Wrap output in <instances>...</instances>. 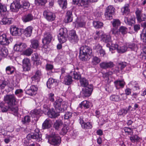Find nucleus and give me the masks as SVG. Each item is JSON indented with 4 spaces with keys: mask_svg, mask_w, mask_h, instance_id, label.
I'll return each mask as SVG.
<instances>
[{
    "mask_svg": "<svg viewBox=\"0 0 146 146\" xmlns=\"http://www.w3.org/2000/svg\"><path fill=\"white\" fill-rule=\"evenodd\" d=\"M72 12L70 11H68L66 13L65 21L66 23H68L71 22L72 20Z\"/></svg>",
    "mask_w": 146,
    "mask_h": 146,
    "instance_id": "nucleus-29",
    "label": "nucleus"
},
{
    "mask_svg": "<svg viewBox=\"0 0 146 146\" xmlns=\"http://www.w3.org/2000/svg\"><path fill=\"white\" fill-rule=\"evenodd\" d=\"M70 74L71 75L72 78H73L75 79H79L81 77L80 74L75 71L70 72Z\"/></svg>",
    "mask_w": 146,
    "mask_h": 146,
    "instance_id": "nucleus-44",
    "label": "nucleus"
},
{
    "mask_svg": "<svg viewBox=\"0 0 146 146\" xmlns=\"http://www.w3.org/2000/svg\"><path fill=\"white\" fill-rule=\"evenodd\" d=\"M127 48H129L131 50H135L137 49V45L134 43H130L127 45Z\"/></svg>",
    "mask_w": 146,
    "mask_h": 146,
    "instance_id": "nucleus-56",
    "label": "nucleus"
},
{
    "mask_svg": "<svg viewBox=\"0 0 146 146\" xmlns=\"http://www.w3.org/2000/svg\"><path fill=\"white\" fill-rule=\"evenodd\" d=\"M41 113V111L40 109L35 110L31 112V115L32 117H35L36 115H40Z\"/></svg>",
    "mask_w": 146,
    "mask_h": 146,
    "instance_id": "nucleus-46",
    "label": "nucleus"
},
{
    "mask_svg": "<svg viewBox=\"0 0 146 146\" xmlns=\"http://www.w3.org/2000/svg\"><path fill=\"white\" fill-rule=\"evenodd\" d=\"M43 108V111L47 113L49 117L50 118H54L59 115L58 114L55 113L53 109H50L46 105H44Z\"/></svg>",
    "mask_w": 146,
    "mask_h": 146,
    "instance_id": "nucleus-8",
    "label": "nucleus"
},
{
    "mask_svg": "<svg viewBox=\"0 0 146 146\" xmlns=\"http://www.w3.org/2000/svg\"><path fill=\"white\" fill-rule=\"evenodd\" d=\"M20 5L17 2H13L12 3L10 6V9L12 11H15L17 9L20 8Z\"/></svg>",
    "mask_w": 146,
    "mask_h": 146,
    "instance_id": "nucleus-23",
    "label": "nucleus"
},
{
    "mask_svg": "<svg viewBox=\"0 0 146 146\" xmlns=\"http://www.w3.org/2000/svg\"><path fill=\"white\" fill-rule=\"evenodd\" d=\"M63 125V122L62 121L57 120L54 123V127L56 129L58 130L61 128Z\"/></svg>",
    "mask_w": 146,
    "mask_h": 146,
    "instance_id": "nucleus-43",
    "label": "nucleus"
},
{
    "mask_svg": "<svg viewBox=\"0 0 146 146\" xmlns=\"http://www.w3.org/2000/svg\"><path fill=\"white\" fill-rule=\"evenodd\" d=\"M47 0H35V4L38 5H43L46 2Z\"/></svg>",
    "mask_w": 146,
    "mask_h": 146,
    "instance_id": "nucleus-61",
    "label": "nucleus"
},
{
    "mask_svg": "<svg viewBox=\"0 0 146 146\" xmlns=\"http://www.w3.org/2000/svg\"><path fill=\"white\" fill-rule=\"evenodd\" d=\"M114 65L113 62H103L100 64V67L102 68L106 69L111 68Z\"/></svg>",
    "mask_w": 146,
    "mask_h": 146,
    "instance_id": "nucleus-19",
    "label": "nucleus"
},
{
    "mask_svg": "<svg viewBox=\"0 0 146 146\" xmlns=\"http://www.w3.org/2000/svg\"><path fill=\"white\" fill-rule=\"evenodd\" d=\"M119 95H113L110 97V100L113 102H119L120 101Z\"/></svg>",
    "mask_w": 146,
    "mask_h": 146,
    "instance_id": "nucleus-53",
    "label": "nucleus"
},
{
    "mask_svg": "<svg viewBox=\"0 0 146 146\" xmlns=\"http://www.w3.org/2000/svg\"><path fill=\"white\" fill-rule=\"evenodd\" d=\"M68 37L70 41L73 44L77 43L79 40L76 32L74 30H71L70 31Z\"/></svg>",
    "mask_w": 146,
    "mask_h": 146,
    "instance_id": "nucleus-9",
    "label": "nucleus"
},
{
    "mask_svg": "<svg viewBox=\"0 0 146 146\" xmlns=\"http://www.w3.org/2000/svg\"><path fill=\"white\" fill-rule=\"evenodd\" d=\"M115 9V8L111 5L109 6L106 8L104 14L106 19L110 20L112 19V16L114 13Z\"/></svg>",
    "mask_w": 146,
    "mask_h": 146,
    "instance_id": "nucleus-7",
    "label": "nucleus"
},
{
    "mask_svg": "<svg viewBox=\"0 0 146 146\" xmlns=\"http://www.w3.org/2000/svg\"><path fill=\"white\" fill-rule=\"evenodd\" d=\"M106 46L109 48L110 51L116 49L119 53H124L127 51V46L124 45L119 46L117 44H112L111 42H109V43L107 44Z\"/></svg>",
    "mask_w": 146,
    "mask_h": 146,
    "instance_id": "nucleus-3",
    "label": "nucleus"
},
{
    "mask_svg": "<svg viewBox=\"0 0 146 146\" xmlns=\"http://www.w3.org/2000/svg\"><path fill=\"white\" fill-rule=\"evenodd\" d=\"M0 108H1L3 112H5L7 111L8 109H9V106L7 107L5 106L3 103H0Z\"/></svg>",
    "mask_w": 146,
    "mask_h": 146,
    "instance_id": "nucleus-59",
    "label": "nucleus"
},
{
    "mask_svg": "<svg viewBox=\"0 0 146 146\" xmlns=\"http://www.w3.org/2000/svg\"><path fill=\"white\" fill-rule=\"evenodd\" d=\"M9 110L11 111V113L15 115L16 116L18 113V108L16 106H9Z\"/></svg>",
    "mask_w": 146,
    "mask_h": 146,
    "instance_id": "nucleus-35",
    "label": "nucleus"
},
{
    "mask_svg": "<svg viewBox=\"0 0 146 146\" xmlns=\"http://www.w3.org/2000/svg\"><path fill=\"white\" fill-rule=\"evenodd\" d=\"M38 88L35 86L32 85L30 88L26 91V94L30 96L35 95L37 92Z\"/></svg>",
    "mask_w": 146,
    "mask_h": 146,
    "instance_id": "nucleus-16",
    "label": "nucleus"
},
{
    "mask_svg": "<svg viewBox=\"0 0 146 146\" xmlns=\"http://www.w3.org/2000/svg\"><path fill=\"white\" fill-rule=\"evenodd\" d=\"M34 19L33 15L30 13L24 16L22 18L23 22H27L32 20Z\"/></svg>",
    "mask_w": 146,
    "mask_h": 146,
    "instance_id": "nucleus-28",
    "label": "nucleus"
},
{
    "mask_svg": "<svg viewBox=\"0 0 146 146\" xmlns=\"http://www.w3.org/2000/svg\"><path fill=\"white\" fill-rule=\"evenodd\" d=\"M15 70V68L14 67L12 66H9L6 68L5 71L7 74H12L14 73Z\"/></svg>",
    "mask_w": 146,
    "mask_h": 146,
    "instance_id": "nucleus-36",
    "label": "nucleus"
},
{
    "mask_svg": "<svg viewBox=\"0 0 146 146\" xmlns=\"http://www.w3.org/2000/svg\"><path fill=\"white\" fill-rule=\"evenodd\" d=\"M33 28L31 26L27 27L24 31L25 35L27 37H30L32 32Z\"/></svg>",
    "mask_w": 146,
    "mask_h": 146,
    "instance_id": "nucleus-27",
    "label": "nucleus"
},
{
    "mask_svg": "<svg viewBox=\"0 0 146 146\" xmlns=\"http://www.w3.org/2000/svg\"><path fill=\"white\" fill-rule=\"evenodd\" d=\"M9 40L7 35L3 34L0 36V43L2 45H7L9 43Z\"/></svg>",
    "mask_w": 146,
    "mask_h": 146,
    "instance_id": "nucleus-15",
    "label": "nucleus"
},
{
    "mask_svg": "<svg viewBox=\"0 0 146 146\" xmlns=\"http://www.w3.org/2000/svg\"><path fill=\"white\" fill-rule=\"evenodd\" d=\"M112 24L113 28L112 29L111 31L112 34H115L117 32V29L121 24L120 20L118 19H113L111 22Z\"/></svg>",
    "mask_w": 146,
    "mask_h": 146,
    "instance_id": "nucleus-11",
    "label": "nucleus"
},
{
    "mask_svg": "<svg viewBox=\"0 0 146 146\" xmlns=\"http://www.w3.org/2000/svg\"><path fill=\"white\" fill-rule=\"evenodd\" d=\"M80 83L81 85L84 87H86L88 85V82L85 78H82L80 80Z\"/></svg>",
    "mask_w": 146,
    "mask_h": 146,
    "instance_id": "nucleus-54",
    "label": "nucleus"
},
{
    "mask_svg": "<svg viewBox=\"0 0 146 146\" xmlns=\"http://www.w3.org/2000/svg\"><path fill=\"white\" fill-rule=\"evenodd\" d=\"M119 31L121 32L122 35H125L127 33V29L125 27L122 26L120 27L119 29Z\"/></svg>",
    "mask_w": 146,
    "mask_h": 146,
    "instance_id": "nucleus-58",
    "label": "nucleus"
},
{
    "mask_svg": "<svg viewBox=\"0 0 146 146\" xmlns=\"http://www.w3.org/2000/svg\"><path fill=\"white\" fill-rule=\"evenodd\" d=\"M47 86L49 88L55 87L56 84V80L52 78H50L47 82Z\"/></svg>",
    "mask_w": 146,
    "mask_h": 146,
    "instance_id": "nucleus-20",
    "label": "nucleus"
},
{
    "mask_svg": "<svg viewBox=\"0 0 146 146\" xmlns=\"http://www.w3.org/2000/svg\"><path fill=\"white\" fill-rule=\"evenodd\" d=\"M52 38V33L50 32H46L44 36L42 42L44 44H48L51 42Z\"/></svg>",
    "mask_w": 146,
    "mask_h": 146,
    "instance_id": "nucleus-12",
    "label": "nucleus"
},
{
    "mask_svg": "<svg viewBox=\"0 0 146 146\" xmlns=\"http://www.w3.org/2000/svg\"><path fill=\"white\" fill-rule=\"evenodd\" d=\"M50 143L52 145H56L59 144L60 142V138L59 137H53L50 141Z\"/></svg>",
    "mask_w": 146,
    "mask_h": 146,
    "instance_id": "nucleus-41",
    "label": "nucleus"
},
{
    "mask_svg": "<svg viewBox=\"0 0 146 146\" xmlns=\"http://www.w3.org/2000/svg\"><path fill=\"white\" fill-rule=\"evenodd\" d=\"M114 83L115 86L117 89L123 88L125 84V83L123 80H116Z\"/></svg>",
    "mask_w": 146,
    "mask_h": 146,
    "instance_id": "nucleus-26",
    "label": "nucleus"
},
{
    "mask_svg": "<svg viewBox=\"0 0 146 146\" xmlns=\"http://www.w3.org/2000/svg\"><path fill=\"white\" fill-rule=\"evenodd\" d=\"M22 67L25 71L29 70L31 68V64L30 60L27 58H25L22 61Z\"/></svg>",
    "mask_w": 146,
    "mask_h": 146,
    "instance_id": "nucleus-10",
    "label": "nucleus"
},
{
    "mask_svg": "<svg viewBox=\"0 0 146 146\" xmlns=\"http://www.w3.org/2000/svg\"><path fill=\"white\" fill-rule=\"evenodd\" d=\"M31 44L30 46L32 48L36 49L39 46V42L37 40L33 39L31 40Z\"/></svg>",
    "mask_w": 146,
    "mask_h": 146,
    "instance_id": "nucleus-32",
    "label": "nucleus"
},
{
    "mask_svg": "<svg viewBox=\"0 0 146 146\" xmlns=\"http://www.w3.org/2000/svg\"><path fill=\"white\" fill-rule=\"evenodd\" d=\"M22 8L24 9H27L30 6V4L29 2L26 0H23L22 2Z\"/></svg>",
    "mask_w": 146,
    "mask_h": 146,
    "instance_id": "nucleus-47",
    "label": "nucleus"
},
{
    "mask_svg": "<svg viewBox=\"0 0 146 146\" xmlns=\"http://www.w3.org/2000/svg\"><path fill=\"white\" fill-rule=\"evenodd\" d=\"M67 103L62 101V100L59 98L57 100L54 104V106L58 112H63L66 109Z\"/></svg>",
    "mask_w": 146,
    "mask_h": 146,
    "instance_id": "nucleus-2",
    "label": "nucleus"
},
{
    "mask_svg": "<svg viewBox=\"0 0 146 146\" xmlns=\"http://www.w3.org/2000/svg\"><path fill=\"white\" fill-rule=\"evenodd\" d=\"M58 36L59 42L61 43H63L66 41L67 36L58 35Z\"/></svg>",
    "mask_w": 146,
    "mask_h": 146,
    "instance_id": "nucleus-48",
    "label": "nucleus"
},
{
    "mask_svg": "<svg viewBox=\"0 0 146 146\" xmlns=\"http://www.w3.org/2000/svg\"><path fill=\"white\" fill-rule=\"evenodd\" d=\"M27 47V44L24 43H19L16 44L14 49L15 50L21 52L25 50Z\"/></svg>",
    "mask_w": 146,
    "mask_h": 146,
    "instance_id": "nucleus-14",
    "label": "nucleus"
},
{
    "mask_svg": "<svg viewBox=\"0 0 146 146\" xmlns=\"http://www.w3.org/2000/svg\"><path fill=\"white\" fill-rule=\"evenodd\" d=\"M127 112V110L125 109H121L118 112V114L119 115H125Z\"/></svg>",
    "mask_w": 146,
    "mask_h": 146,
    "instance_id": "nucleus-62",
    "label": "nucleus"
},
{
    "mask_svg": "<svg viewBox=\"0 0 146 146\" xmlns=\"http://www.w3.org/2000/svg\"><path fill=\"white\" fill-rule=\"evenodd\" d=\"M4 100L9 106L16 105L18 100L16 99L14 95H7L4 96Z\"/></svg>",
    "mask_w": 146,
    "mask_h": 146,
    "instance_id": "nucleus-4",
    "label": "nucleus"
},
{
    "mask_svg": "<svg viewBox=\"0 0 146 146\" xmlns=\"http://www.w3.org/2000/svg\"><path fill=\"white\" fill-rule=\"evenodd\" d=\"M102 40L105 42H109L111 40V37L109 35H106L104 32V34L102 37Z\"/></svg>",
    "mask_w": 146,
    "mask_h": 146,
    "instance_id": "nucleus-37",
    "label": "nucleus"
},
{
    "mask_svg": "<svg viewBox=\"0 0 146 146\" xmlns=\"http://www.w3.org/2000/svg\"><path fill=\"white\" fill-rule=\"evenodd\" d=\"M41 76V71L38 70H37L35 72V74L31 78L33 82V81L36 82L37 83L40 81V79Z\"/></svg>",
    "mask_w": 146,
    "mask_h": 146,
    "instance_id": "nucleus-18",
    "label": "nucleus"
},
{
    "mask_svg": "<svg viewBox=\"0 0 146 146\" xmlns=\"http://www.w3.org/2000/svg\"><path fill=\"white\" fill-rule=\"evenodd\" d=\"M124 21L126 24L132 25L135 23V17H133L129 20L128 17H125L124 19Z\"/></svg>",
    "mask_w": 146,
    "mask_h": 146,
    "instance_id": "nucleus-38",
    "label": "nucleus"
},
{
    "mask_svg": "<svg viewBox=\"0 0 146 146\" xmlns=\"http://www.w3.org/2000/svg\"><path fill=\"white\" fill-rule=\"evenodd\" d=\"M32 52L33 51L32 49L29 48L24 51L23 54H24L27 56H29L31 54Z\"/></svg>",
    "mask_w": 146,
    "mask_h": 146,
    "instance_id": "nucleus-63",
    "label": "nucleus"
},
{
    "mask_svg": "<svg viewBox=\"0 0 146 146\" xmlns=\"http://www.w3.org/2000/svg\"><path fill=\"white\" fill-rule=\"evenodd\" d=\"M89 0H82L80 3L81 6L84 7H88L90 4Z\"/></svg>",
    "mask_w": 146,
    "mask_h": 146,
    "instance_id": "nucleus-49",
    "label": "nucleus"
},
{
    "mask_svg": "<svg viewBox=\"0 0 146 146\" xmlns=\"http://www.w3.org/2000/svg\"><path fill=\"white\" fill-rule=\"evenodd\" d=\"M80 123L82 127L85 129H91L92 127V125L90 122H84L83 120L80 119Z\"/></svg>",
    "mask_w": 146,
    "mask_h": 146,
    "instance_id": "nucleus-21",
    "label": "nucleus"
},
{
    "mask_svg": "<svg viewBox=\"0 0 146 146\" xmlns=\"http://www.w3.org/2000/svg\"><path fill=\"white\" fill-rule=\"evenodd\" d=\"M58 3L60 7L62 9H65L66 7L67 2L66 0H58Z\"/></svg>",
    "mask_w": 146,
    "mask_h": 146,
    "instance_id": "nucleus-51",
    "label": "nucleus"
},
{
    "mask_svg": "<svg viewBox=\"0 0 146 146\" xmlns=\"http://www.w3.org/2000/svg\"><path fill=\"white\" fill-rule=\"evenodd\" d=\"M131 136L129 137L131 141L133 143L137 142L139 141L140 137L136 135H131Z\"/></svg>",
    "mask_w": 146,
    "mask_h": 146,
    "instance_id": "nucleus-40",
    "label": "nucleus"
},
{
    "mask_svg": "<svg viewBox=\"0 0 146 146\" xmlns=\"http://www.w3.org/2000/svg\"><path fill=\"white\" fill-rule=\"evenodd\" d=\"M58 35L67 36V30L66 28H60L59 31Z\"/></svg>",
    "mask_w": 146,
    "mask_h": 146,
    "instance_id": "nucleus-52",
    "label": "nucleus"
},
{
    "mask_svg": "<svg viewBox=\"0 0 146 146\" xmlns=\"http://www.w3.org/2000/svg\"><path fill=\"white\" fill-rule=\"evenodd\" d=\"M103 34L104 32L102 31H96L94 36V39L96 40H98L100 38H102Z\"/></svg>",
    "mask_w": 146,
    "mask_h": 146,
    "instance_id": "nucleus-45",
    "label": "nucleus"
},
{
    "mask_svg": "<svg viewBox=\"0 0 146 146\" xmlns=\"http://www.w3.org/2000/svg\"><path fill=\"white\" fill-rule=\"evenodd\" d=\"M31 121L30 117L29 116H25L23 119L22 120V121L23 123H29Z\"/></svg>",
    "mask_w": 146,
    "mask_h": 146,
    "instance_id": "nucleus-64",
    "label": "nucleus"
},
{
    "mask_svg": "<svg viewBox=\"0 0 146 146\" xmlns=\"http://www.w3.org/2000/svg\"><path fill=\"white\" fill-rule=\"evenodd\" d=\"M123 130L125 133H127L128 135H132L133 134V130L131 128L125 127L123 128Z\"/></svg>",
    "mask_w": 146,
    "mask_h": 146,
    "instance_id": "nucleus-57",
    "label": "nucleus"
},
{
    "mask_svg": "<svg viewBox=\"0 0 146 146\" xmlns=\"http://www.w3.org/2000/svg\"><path fill=\"white\" fill-rule=\"evenodd\" d=\"M104 25L103 23L99 21H94L93 22V25L96 29L102 28Z\"/></svg>",
    "mask_w": 146,
    "mask_h": 146,
    "instance_id": "nucleus-33",
    "label": "nucleus"
},
{
    "mask_svg": "<svg viewBox=\"0 0 146 146\" xmlns=\"http://www.w3.org/2000/svg\"><path fill=\"white\" fill-rule=\"evenodd\" d=\"M43 15L44 18L49 22L54 21L56 17L54 13L48 10L44 11L43 12Z\"/></svg>",
    "mask_w": 146,
    "mask_h": 146,
    "instance_id": "nucleus-6",
    "label": "nucleus"
},
{
    "mask_svg": "<svg viewBox=\"0 0 146 146\" xmlns=\"http://www.w3.org/2000/svg\"><path fill=\"white\" fill-rule=\"evenodd\" d=\"M141 11L140 10L137 9L135 12L137 20L138 22L140 23L142 21L141 15Z\"/></svg>",
    "mask_w": 146,
    "mask_h": 146,
    "instance_id": "nucleus-42",
    "label": "nucleus"
},
{
    "mask_svg": "<svg viewBox=\"0 0 146 146\" xmlns=\"http://www.w3.org/2000/svg\"><path fill=\"white\" fill-rule=\"evenodd\" d=\"M10 31L11 34L13 36H19L21 34V29L14 25L11 27Z\"/></svg>",
    "mask_w": 146,
    "mask_h": 146,
    "instance_id": "nucleus-13",
    "label": "nucleus"
},
{
    "mask_svg": "<svg viewBox=\"0 0 146 146\" xmlns=\"http://www.w3.org/2000/svg\"><path fill=\"white\" fill-rule=\"evenodd\" d=\"M92 52V50L89 47L82 46L80 49L79 58L82 61L87 60L89 58V56Z\"/></svg>",
    "mask_w": 146,
    "mask_h": 146,
    "instance_id": "nucleus-1",
    "label": "nucleus"
},
{
    "mask_svg": "<svg viewBox=\"0 0 146 146\" xmlns=\"http://www.w3.org/2000/svg\"><path fill=\"white\" fill-rule=\"evenodd\" d=\"M141 39L144 42H146V29L144 28L141 35Z\"/></svg>",
    "mask_w": 146,
    "mask_h": 146,
    "instance_id": "nucleus-55",
    "label": "nucleus"
},
{
    "mask_svg": "<svg viewBox=\"0 0 146 146\" xmlns=\"http://www.w3.org/2000/svg\"><path fill=\"white\" fill-rule=\"evenodd\" d=\"M89 102L87 101H84L82 102L81 104V108L84 107L86 108H89Z\"/></svg>",
    "mask_w": 146,
    "mask_h": 146,
    "instance_id": "nucleus-60",
    "label": "nucleus"
},
{
    "mask_svg": "<svg viewBox=\"0 0 146 146\" xmlns=\"http://www.w3.org/2000/svg\"><path fill=\"white\" fill-rule=\"evenodd\" d=\"M132 89L133 90L135 91L140 89V87L138 83L136 81H131L130 83Z\"/></svg>",
    "mask_w": 146,
    "mask_h": 146,
    "instance_id": "nucleus-31",
    "label": "nucleus"
},
{
    "mask_svg": "<svg viewBox=\"0 0 146 146\" xmlns=\"http://www.w3.org/2000/svg\"><path fill=\"white\" fill-rule=\"evenodd\" d=\"M8 54V50L5 47H3L0 49V55L2 57L5 58Z\"/></svg>",
    "mask_w": 146,
    "mask_h": 146,
    "instance_id": "nucleus-30",
    "label": "nucleus"
},
{
    "mask_svg": "<svg viewBox=\"0 0 146 146\" xmlns=\"http://www.w3.org/2000/svg\"><path fill=\"white\" fill-rule=\"evenodd\" d=\"M92 90V86L90 85L83 89L82 93L85 96H89L91 95Z\"/></svg>",
    "mask_w": 146,
    "mask_h": 146,
    "instance_id": "nucleus-17",
    "label": "nucleus"
},
{
    "mask_svg": "<svg viewBox=\"0 0 146 146\" xmlns=\"http://www.w3.org/2000/svg\"><path fill=\"white\" fill-rule=\"evenodd\" d=\"M52 123L49 119H46L42 124V127L43 129L48 128L51 127Z\"/></svg>",
    "mask_w": 146,
    "mask_h": 146,
    "instance_id": "nucleus-24",
    "label": "nucleus"
},
{
    "mask_svg": "<svg viewBox=\"0 0 146 146\" xmlns=\"http://www.w3.org/2000/svg\"><path fill=\"white\" fill-rule=\"evenodd\" d=\"M13 21V20L12 19L4 17L0 22V23L1 25L10 24L12 23Z\"/></svg>",
    "mask_w": 146,
    "mask_h": 146,
    "instance_id": "nucleus-25",
    "label": "nucleus"
},
{
    "mask_svg": "<svg viewBox=\"0 0 146 146\" xmlns=\"http://www.w3.org/2000/svg\"><path fill=\"white\" fill-rule=\"evenodd\" d=\"M85 22L79 19H78L75 22V27L77 28L83 27L85 26Z\"/></svg>",
    "mask_w": 146,
    "mask_h": 146,
    "instance_id": "nucleus-39",
    "label": "nucleus"
},
{
    "mask_svg": "<svg viewBox=\"0 0 146 146\" xmlns=\"http://www.w3.org/2000/svg\"><path fill=\"white\" fill-rule=\"evenodd\" d=\"M41 137L42 135L39 131V130L37 128H36L35 130L34 133L29 134L27 136V139L29 140L33 139L38 142L42 140Z\"/></svg>",
    "mask_w": 146,
    "mask_h": 146,
    "instance_id": "nucleus-5",
    "label": "nucleus"
},
{
    "mask_svg": "<svg viewBox=\"0 0 146 146\" xmlns=\"http://www.w3.org/2000/svg\"><path fill=\"white\" fill-rule=\"evenodd\" d=\"M100 61V58L96 56H94L92 59L91 63L93 65H96L99 63Z\"/></svg>",
    "mask_w": 146,
    "mask_h": 146,
    "instance_id": "nucleus-50",
    "label": "nucleus"
},
{
    "mask_svg": "<svg viewBox=\"0 0 146 146\" xmlns=\"http://www.w3.org/2000/svg\"><path fill=\"white\" fill-rule=\"evenodd\" d=\"M72 82V77L71 75H67L64 77V80L63 83L66 85H69L71 84Z\"/></svg>",
    "mask_w": 146,
    "mask_h": 146,
    "instance_id": "nucleus-22",
    "label": "nucleus"
},
{
    "mask_svg": "<svg viewBox=\"0 0 146 146\" xmlns=\"http://www.w3.org/2000/svg\"><path fill=\"white\" fill-rule=\"evenodd\" d=\"M129 8V5L128 4H126L121 9V11L123 15H128L129 13L130 9Z\"/></svg>",
    "mask_w": 146,
    "mask_h": 146,
    "instance_id": "nucleus-34",
    "label": "nucleus"
}]
</instances>
